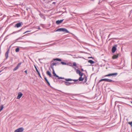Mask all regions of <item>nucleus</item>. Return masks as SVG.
<instances>
[{
  "label": "nucleus",
  "instance_id": "1",
  "mask_svg": "<svg viewBox=\"0 0 132 132\" xmlns=\"http://www.w3.org/2000/svg\"><path fill=\"white\" fill-rule=\"evenodd\" d=\"M63 31V32H65L66 33H69V32L65 28H59L56 31Z\"/></svg>",
  "mask_w": 132,
  "mask_h": 132
},
{
  "label": "nucleus",
  "instance_id": "2",
  "mask_svg": "<svg viewBox=\"0 0 132 132\" xmlns=\"http://www.w3.org/2000/svg\"><path fill=\"white\" fill-rule=\"evenodd\" d=\"M102 81H107L108 82H111L112 81V80L110 79H101V80H100L99 82H101Z\"/></svg>",
  "mask_w": 132,
  "mask_h": 132
},
{
  "label": "nucleus",
  "instance_id": "3",
  "mask_svg": "<svg viewBox=\"0 0 132 132\" xmlns=\"http://www.w3.org/2000/svg\"><path fill=\"white\" fill-rule=\"evenodd\" d=\"M23 130V128H20L15 130L14 132H22Z\"/></svg>",
  "mask_w": 132,
  "mask_h": 132
},
{
  "label": "nucleus",
  "instance_id": "4",
  "mask_svg": "<svg viewBox=\"0 0 132 132\" xmlns=\"http://www.w3.org/2000/svg\"><path fill=\"white\" fill-rule=\"evenodd\" d=\"M117 75V73H113L111 74H109L107 75H106L105 76V77L109 76H116Z\"/></svg>",
  "mask_w": 132,
  "mask_h": 132
},
{
  "label": "nucleus",
  "instance_id": "5",
  "mask_svg": "<svg viewBox=\"0 0 132 132\" xmlns=\"http://www.w3.org/2000/svg\"><path fill=\"white\" fill-rule=\"evenodd\" d=\"M23 94L21 93H18V96L17 97V99H19L22 96Z\"/></svg>",
  "mask_w": 132,
  "mask_h": 132
},
{
  "label": "nucleus",
  "instance_id": "6",
  "mask_svg": "<svg viewBox=\"0 0 132 132\" xmlns=\"http://www.w3.org/2000/svg\"><path fill=\"white\" fill-rule=\"evenodd\" d=\"M21 64V63H19L17 66L13 69V70L14 71H15L18 69L19 67H20V66Z\"/></svg>",
  "mask_w": 132,
  "mask_h": 132
},
{
  "label": "nucleus",
  "instance_id": "7",
  "mask_svg": "<svg viewBox=\"0 0 132 132\" xmlns=\"http://www.w3.org/2000/svg\"><path fill=\"white\" fill-rule=\"evenodd\" d=\"M63 19L60 20H57L56 21V22L57 24H58L61 23L63 21Z\"/></svg>",
  "mask_w": 132,
  "mask_h": 132
},
{
  "label": "nucleus",
  "instance_id": "8",
  "mask_svg": "<svg viewBox=\"0 0 132 132\" xmlns=\"http://www.w3.org/2000/svg\"><path fill=\"white\" fill-rule=\"evenodd\" d=\"M116 50V47L115 46H113L112 49V52L113 53H114Z\"/></svg>",
  "mask_w": 132,
  "mask_h": 132
},
{
  "label": "nucleus",
  "instance_id": "9",
  "mask_svg": "<svg viewBox=\"0 0 132 132\" xmlns=\"http://www.w3.org/2000/svg\"><path fill=\"white\" fill-rule=\"evenodd\" d=\"M52 68L53 69V76H55L56 77H59L57 75H56V74L55 73L54 71V70L53 68L52 67Z\"/></svg>",
  "mask_w": 132,
  "mask_h": 132
},
{
  "label": "nucleus",
  "instance_id": "10",
  "mask_svg": "<svg viewBox=\"0 0 132 132\" xmlns=\"http://www.w3.org/2000/svg\"><path fill=\"white\" fill-rule=\"evenodd\" d=\"M34 67H35V68L36 70V71L38 73V74L39 76H40V77L41 78V76H40V73L39 72V71H38V70L37 69V68L36 66H35V65H34Z\"/></svg>",
  "mask_w": 132,
  "mask_h": 132
},
{
  "label": "nucleus",
  "instance_id": "11",
  "mask_svg": "<svg viewBox=\"0 0 132 132\" xmlns=\"http://www.w3.org/2000/svg\"><path fill=\"white\" fill-rule=\"evenodd\" d=\"M9 49L7 50V52H6L5 54V56L6 57V59H7L8 57V55L9 53Z\"/></svg>",
  "mask_w": 132,
  "mask_h": 132
},
{
  "label": "nucleus",
  "instance_id": "12",
  "mask_svg": "<svg viewBox=\"0 0 132 132\" xmlns=\"http://www.w3.org/2000/svg\"><path fill=\"white\" fill-rule=\"evenodd\" d=\"M118 57V54H117V55H114L112 57V58L113 59H116Z\"/></svg>",
  "mask_w": 132,
  "mask_h": 132
},
{
  "label": "nucleus",
  "instance_id": "13",
  "mask_svg": "<svg viewBox=\"0 0 132 132\" xmlns=\"http://www.w3.org/2000/svg\"><path fill=\"white\" fill-rule=\"evenodd\" d=\"M16 26L18 28L20 27L21 26V24L20 23H19L16 24Z\"/></svg>",
  "mask_w": 132,
  "mask_h": 132
},
{
  "label": "nucleus",
  "instance_id": "14",
  "mask_svg": "<svg viewBox=\"0 0 132 132\" xmlns=\"http://www.w3.org/2000/svg\"><path fill=\"white\" fill-rule=\"evenodd\" d=\"M88 62L91 64H93L94 63V61L91 60H89L88 61Z\"/></svg>",
  "mask_w": 132,
  "mask_h": 132
},
{
  "label": "nucleus",
  "instance_id": "15",
  "mask_svg": "<svg viewBox=\"0 0 132 132\" xmlns=\"http://www.w3.org/2000/svg\"><path fill=\"white\" fill-rule=\"evenodd\" d=\"M47 75H48L50 77H51L52 76H51V74L49 71H47Z\"/></svg>",
  "mask_w": 132,
  "mask_h": 132
},
{
  "label": "nucleus",
  "instance_id": "16",
  "mask_svg": "<svg viewBox=\"0 0 132 132\" xmlns=\"http://www.w3.org/2000/svg\"><path fill=\"white\" fill-rule=\"evenodd\" d=\"M71 83H71L68 82H65V84L66 85L69 86L70 85Z\"/></svg>",
  "mask_w": 132,
  "mask_h": 132
},
{
  "label": "nucleus",
  "instance_id": "17",
  "mask_svg": "<svg viewBox=\"0 0 132 132\" xmlns=\"http://www.w3.org/2000/svg\"><path fill=\"white\" fill-rule=\"evenodd\" d=\"M4 108L3 105H1L0 106V111H1Z\"/></svg>",
  "mask_w": 132,
  "mask_h": 132
},
{
  "label": "nucleus",
  "instance_id": "18",
  "mask_svg": "<svg viewBox=\"0 0 132 132\" xmlns=\"http://www.w3.org/2000/svg\"><path fill=\"white\" fill-rule=\"evenodd\" d=\"M84 79L83 78H82L81 77H80L79 79V81H82Z\"/></svg>",
  "mask_w": 132,
  "mask_h": 132
},
{
  "label": "nucleus",
  "instance_id": "19",
  "mask_svg": "<svg viewBox=\"0 0 132 132\" xmlns=\"http://www.w3.org/2000/svg\"><path fill=\"white\" fill-rule=\"evenodd\" d=\"M45 79L46 81V82H47V83L49 85H50V83L49 82H48V81L47 79L45 77Z\"/></svg>",
  "mask_w": 132,
  "mask_h": 132
},
{
  "label": "nucleus",
  "instance_id": "20",
  "mask_svg": "<svg viewBox=\"0 0 132 132\" xmlns=\"http://www.w3.org/2000/svg\"><path fill=\"white\" fill-rule=\"evenodd\" d=\"M65 80L67 81H71L72 80V79H66Z\"/></svg>",
  "mask_w": 132,
  "mask_h": 132
},
{
  "label": "nucleus",
  "instance_id": "21",
  "mask_svg": "<svg viewBox=\"0 0 132 132\" xmlns=\"http://www.w3.org/2000/svg\"><path fill=\"white\" fill-rule=\"evenodd\" d=\"M54 60H57V61H61V59H54Z\"/></svg>",
  "mask_w": 132,
  "mask_h": 132
},
{
  "label": "nucleus",
  "instance_id": "22",
  "mask_svg": "<svg viewBox=\"0 0 132 132\" xmlns=\"http://www.w3.org/2000/svg\"><path fill=\"white\" fill-rule=\"evenodd\" d=\"M56 64H57V63H53L52 64V65H51V66H52V67H52H53V66H54V65H56Z\"/></svg>",
  "mask_w": 132,
  "mask_h": 132
},
{
  "label": "nucleus",
  "instance_id": "23",
  "mask_svg": "<svg viewBox=\"0 0 132 132\" xmlns=\"http://www.w3.org/2000/svg\"><path fill=\"white\" fill-rule=\"evenodd\" d=\"M76 72L77 73H78L79 74H80V72H80V71L79 70H77V71H76Z\"/></svg>",
  "mask_w": 132,
  "mask_h": 132
},
{
  "label": "nucleus",
  "instance_id": "24",
  "mask_svg": "<svg viewBox=\"0 0 132 132\" xmlns=\"http://www.w3.org/2000/svg\"><path fill=\"white\" fill-rule=\"evenodd\" d=\"M19 48H16V50H15L16 52H19Z\"/></svg>",
  "mask_w": 132,
  "mask_h": 132
},
{
  "label": "nucleus",
  "instance_id": "25",
  "mask_svg": "<svg viewBox=\"0 0 132 132\" xmlns=\"http://www.w3.org/2000/svg\"><path fill=\"white\" fill-rule=\"evenodd\" d=\"M61 63L63 65H66L67 64L66 63L64 62H61Z\"/></svg>",
  "mask_w": 132,
  "mask_h": 132
},
{
  "label": "nucleus",
  "instance_id": "26",
  "mask_svg": "<svg viewBox=\"0 0 132 132\" xmlns=\"http://www.w3.org/2000/svg\"><path fill=\"white\" fill-rule=\"evenodd\" d=\"M73 65L74 66H76V63L75 62H73Z\"/></svg>",
  "mask_w": 132,
  "mask_h": 132
},
{
  "label": "nucleus",
  "instance_id": "27",
  "mask_svg": "<svg viewBox=\"0 0 132 132\" xmlns=\"http://www.w3.org/2000/svg\"><path fill=\"white\" fill-rule=\"evenodd\" d=\"M79 75L81 77H82V76L83 75V74H82V73H81V72H80V74H79Z\"/></svg>",
  "mask_w": 132,
  "mask_h": 132
},
{
  "label": "nucleus",
  "instance_id": "28",
  "mask_svg": "<svg viewBox=\"0 0 132 132\" xmlns=\"http://www.w3.org/2000/svg\"><path fill=\"white\" fill-rule=\"evenodd\" d=\"M128 123L130 125H131V126L132 124V121H131V122H129Z\"/></svg>",
  "mask_w": 132,
  "mask_h": 132
},
{
  "label": "nucleus",
  "instance_id": "29",
  "mask_svg": "<svg viewBox=\"0 0 132 132\" xmlns=\"http://www.w3.org/2000/svg\"><path fill=\"white\" fill-rule=\"evenodd\" d=\"M30 31H26L24 33V34L28 32H30Z\"/></svg>",
  "mask_w": 132,
  "mask_h": 132
},
{
  "label": "nucleus",
  "instance_id": "30",
  "mask_svg": "<svg viewBox=\"0 0 132 132\" xmlns=\"http://www.w3.org/2000/svg\"><path fill=\"white\" fill-rule=\"evenodd\" d=\"M87 77H86L85 78V82H86L87 81Z\"/></svg>",
  "mask_w": 132,
  "mask_h": 132
},
{
  "label": "nucleus",
  "instance_id": "31",
  "mask_svg": "<svg viewBox=\"0 0 132 132\" xmlns=\"http://www.w3.org/2000/svg\"><path fill=\"white\" fill-rule=\"evenodd\" d=\"M59 78V79H63V78H62V77H58Z\"/></svg>",
  "mask_w": 132,
  "mask_h": 132
},
{
  "label": "nucleus",
  "instance_id": "32",
  "mask_svg": "<svg viewBox=\"0 0 132 132\" xmlns=\"http://www.w3.org/2000/svg\"><path fill=\"white\" fill-rule=\"evenodd\" d=\"M81 71H84V70L82 69H81Z\"/></svg>",
  "mask_w": 132,
  "mask_h": 132
},
{
  "label": "nucleus",
  "instance_id": "33",
  "mask_svg": "<svg viewBox=\"0 0 132 132\" xmlns=\"http://www.w3.org/2000/svg\"><path fill=\"white\" fill-rule=\"evenodd\" d=\"M73 80L74 81H77V80Z\"/></svg>",
  "mask_w": 132,
  "mask_h": 132
},
{
  "label": "nucleus",
  "instance_id": "34",
  "mask_svg": "<svg viewBox=\"0 0 132 132\" xmlns=\"http://www.w3.org/2000/svg\"><path fill=\"white\" fill-rule=\"evenodd\" d=\"M88 58H93L92 57H88Z\"/></svg>",
  "mask_w": 132,
  "mask_h": 132
},
{
  "label": "nucleus",
  "instance_id": "35",
  "mask_svg": "<svg viewBox=\"0 0 132 132\" xmlns=\"http://www.w3.org/2000/svg\"><path fill=\"white\" fill-rule=\"evenodd\" d=\"M25 73H27V70H26V71H25Z\"/></svg>",
  "mask_w": 132,
  "mask_h": 132
},
{
  "label": "nucleus",
  "instance_id": "36",
  "mask_svg": "<svg viewBox=\"0 0 132 132\" xmlns=\"http://www.w3.org/2000/svg\"><path fill=\"white\" fill-rule=\"evenodd\" d=\"M131 102V103L132 104V102Z\"/></svg>",
  "mask_w": 132,
  "mask_h": 132
},
{
  "label": "nucleus",
  "instance_id": "37",
  "mask_svg": "<svg viewBox=\"0 0 132 132\" xmlns=\"http://www.w3.org/2000/svg\"><path fill=\"white\" fill-rule=\"evenodd\" d=\"M1 72V71H0V73Z\"/></svg>",
  "mask_w": 132,
  "mask_h": 132
}]
</instances>
